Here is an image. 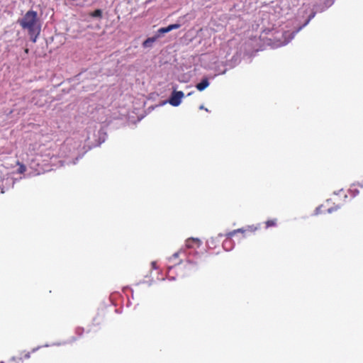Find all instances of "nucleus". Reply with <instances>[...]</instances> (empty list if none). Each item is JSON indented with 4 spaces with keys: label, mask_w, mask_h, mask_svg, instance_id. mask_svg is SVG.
<instances>
[{
    "label": "nucleus",
    "mask_w": 363,
    "mask_h": 363,
    "mask_svg": "<svg viewBox=\"0 0 363 363\" xmlns=\"http://www.w3.org/2000/svg\"><path fill=\"white\" fill-rule=\"evenodd\" d=\"M209 86V82H208V79L207 78H204L201 80V82H199V84H196V89L200 91H203L206 88H207L208 86Z\"/></svg>",
    "instance_id": "nucleus-5"
},
{
    "label": "nucleus",
    "mask_w": 363,
    "mask_h": 363,
    "mask_svg": "<svg viewBox=\"0 0 363 363\" xmlns=\"http://www.w3.org/2000/svg\"><path fill=\"white\" fill-rule=\"evenodd\" d=\"M174 257H177V256H178V253H175V254H174Z\"/></svg>",
    "instance_id": "nucleus-15"
},
{
    "label": "nucleus",
    "mask_w": 363,
    "mask_h": 363,
    "mask_svg": "<svg viewBox=\"0 0 363 363\" xmlns=\"http://www.w3.org/2000/svg\"><path fill=\"white\" fill-rule=\"evenodd\" d=\"M30 352H23V353L21 354V359H29V358H30Z\"/></svg>",
    "instance_id": "nucleus-11"
},
{
    "label": "nucleus",
    "mask_w": 363,
    "mask_h": 363,
    "mask_svg": "<svg viewBox=\"0 0 363 363\" xmlns=\"http://www.w3.org/2000/svg\"><path fill=\"white\" fill-rule=\"evenodd\" d=\"M301 29V27H299V28L296 30V33L299 31Z\"/></svg>",
    "instance_id": "nucleus-16"
},
{
    "label": "nucleus",
    "mask_w": 363,
    "mask_h": 363,
    "mask_svg": "<svg viewBox=\"0 0 363 363\" xmlns=\"http://www.w3.org/2000/svg\"><path fill=\"white\" fill-rule=\"evenodd\" d=\"M2 194L4 193V189H1V191Z\"/></svg>",
    "instance_id": "nucleus-18"
},
{
    "label": "nucleus",
    "mask_w": 363,
    "mask_h": 363,
    "mask_svg": "<svg viewBox=\"0 0 363 363\" xmlns=\"http://www.w3.org/2000/svg\"><path fill=\"white\" fill-rule=\"evenodd\" d=\"M180 26H181L179 23L169 25L170 31L174 30V29H177V28H180Z\"/></svg>",
    "instance_id": "nucleus-12"
},
{
    "label": "nucleus",
    "mask_w": 363,
    "mask_h": 363,
    "mask_svg": "<svg viewBox=\"0 0 363 363\" xmlns=\"http://www.w3.org/2000/svg\"><path fill=\"white\" fill-rule=\"evenodd\" d=\"M157 36H155V37H151V38H147L143 43V46L144 48H148V47H151L152 43L157 40Z\"/></svg>",
    "instance_id": "nucleus-6"
},
{
    "label": "nucleus",
    "mask_w": 363,
    "mask_h": 363,
    "mask_svg": "<svg viewBox=\"0 0 363 363\" xmlns=\"http://www.w3.org/2000/svg\"><path fill=\"white\" fill-rule=\"evenodd\" d=\"M152 264L153 267L155 268V262H152Z\"/></svg>",
    "instance_id": "nucleus-14"
},
{
    "label": "nucleus",
    "mask_w": 363,
    "mask_h": 363,
    "mask_svg": "<svg viewBox=\"0 0 363 363\" xmlns=\"http://www.w3.org/2000/svg\"><path fill=\"white\" fill-rule=\"evenodd\" d=\"M19 24L23 29H27L30 35H33L36 31V25L38 23V13L34 11H28L23 17L18 21Z\"/></svg>",
    "instance_id": "nucleus-1"
},
{
    "label": "nucleus",
    "mask_w": 363,
    "mask_h": 363,
    "mask_svg": "<svg viewBox=\"0 0 363 363\" xmlns=\"http://www.w3.org/2000/svg\"><path fill=\"white\" fill-rule=\"evenodd\" d=\"M25 52L27 53L28 52V49H26Z\"/></svg>",
    "instance_id": "nucleus-17"
},
{
    "label": "nucleus",
    "mask_w": 363,
    "mask_h": 363,
    "mask_svg": "<svg viewBox=\"0 0 363 363\" xmlns=\"http://www.w3.org/2000/svg\"><path fill=\"white\" fill-rule=\"evenodd\" d=\"M277 218L270 219L265 222V225H266L267 228H271V227H275L277 225Z\"/></svg>",
    "instance_id": "nucleus-7"
},
{
    "label": "nucleus",
    "mask_w": 363,
    "mask_h": 363,
    "mask_svg": "<svg viewBox=\"0 0 363 363\" xmlns=\"http://www.w3.org/2000/svg\"><path fill=\"white\" fill-rule=\"evenodd\" d=\"M91 16L94 18H101L102 16V11L101 9H96L91 13Z\"/></svg>",
    "instance_id": "nucleus-9"
},
{
    "label": "nucleus",
    "mask_w": 363,
    "mask_h": 363,
    "mask_svg": "<svg viewBox=\"0 0 363 363\" xmlns=\"http://www.w3.org/2000/svg\"><path fill=\"white\" fill-rule=\"evenodd\" d=\"M259 229V225H247L245 228H239L237 230H234L231 232L227 233L228 238H231L233 235H235L237 233H242L244 234L246 233H255L257 230Z\"/></svg>",
    "instance_id": "nucleus-2"
},
{
    "label": "nucleus",
    "mask_w": 363,
    "mask_h": 363,
    "mask_svg": "<svg viewBox=\"0 0 363 363\" xmlns=\"http://www.w3.org/2000/svg\"><path fill=\"white\" fill-rule=\"evenodd\" d=\"M201 245V240L198 238H189L186 240V246L187 248H194Z\"/></svg>",
    "instance_id": "nucleus-4"
},
{
    "label": "nucleus",
    "mask_w": 363,
    "mask_h": 363,
    "mask_svg": "<svg viewBox=\"0 0 363 363\" xmlns=\"http://www.w3.org/2000/svg\"><path fill=\"white\" fill-rule=\"evenodd\" d=\"M184 97V93L182 91H174L169 100V104L173 106H177L181 104Z\"/></svg>",
    "instance_id": "nucleus-3"
},
{
    "label": "nucleus",
    "mask_w": 363,
    "mask_h": 363,
    "mask_svg": "<svg viewBox=\"0 0 363 363\" xmlns=\"http://www.w3.org/2000/svg\"><path fill=\"white\" fill-rule=\"evenodd\" d=\"M169 31H170V30H169V26L167 27L161 28H160L158 30V33H160V34L166 33H168Z\"/></svg>",
    "instance_id": "nucleus-10"
},
{
    "label": "nucleus",
    "mask_w": 363,
    "mask_h": 363,
    "mask_svg": "<svg viewBox=\"0 0 363 363\" xmlns=\"http://www.w3.org/2000/svg\"><path fill=\"white\" fill-rule=\"evenodd\" d=\"M230 240H225L224 242H223V245H225L227 242H230Z\"/></svg>",
    "instance_id": "nucleus-13"
},
{
    "label": "nucleus",
    "mask_w": 363,
    "mask_h": 363,
    "mask_svg": "<svg viewBox=\"0 0 363 363\" xmlns=\"http://www.w3.org/2000/svg\"><path fill=\"white\" fill-rule=\"evenodd\" d=\"M17 165L18 166V169L17 170V172L19 174H23L26 171V167L23 163L20 162L19 161L17 162Z\"/></svg>",
    "instance_id": "nucleus-8"
}]
</instances>
